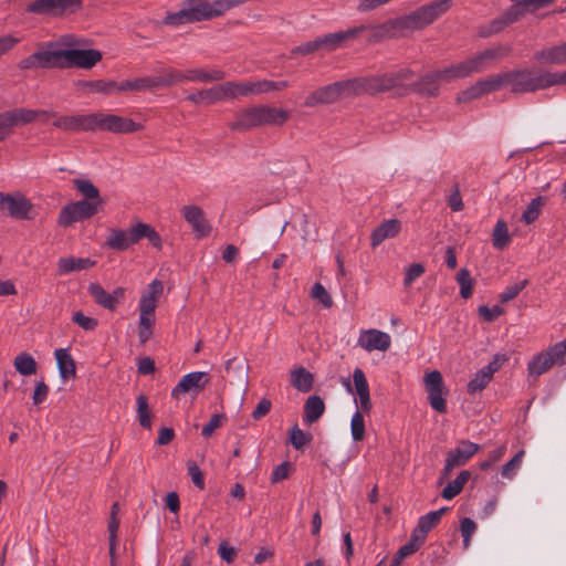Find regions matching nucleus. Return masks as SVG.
<instances>
[{"instance_id": "34", "label": "nucleus", "mask_w": 566, "mask_h": 566, "mask_svg": "<svg viewBox=\"0 0 566 566\" xmlns=\"http://www.w3.org/2000/svg\"><path fill=\"white\" fill-rule=\"evenodd\" d=\"M186 98L193 104H214L223 101L220 84L189 94Z\"/></svg>"}, {"instance_id": "52", "label": "nucleus", "mask_w": 566, "mask_h": 566, "mask_svg": "<svg viewBox=\"0 0 566 566\" xmlns=\"http://www.w3.org/2000/svg\"><path fill=\"white\" fill-rule=\"evenodd\" d=\"M524 454V450L518 451L509 462L502 467V478L511 480L515 476L516 471L521 468Z\"/></svg>"}, {"instance_id": "47", "label": "nucleus", "mask_w": 566, "mask_h": 566, "mask_svg": "<svg viewBox=\"0 0 566 566\" xmlns=\"http://www.w3.org/2000/svg\"><path fill=\"white\" fill-rule=\"evenodd\" d=\"M434 72L429 73L422 76L418 82L412 84V88L421 94L434 96L439 92L438 84L441 82H448L447 80H438V81H424L426 77L432 75Z\"/></svg>"}, {"instance_id": "14", "label": "nucleus", "mask_w": 566, "mask_h": 566, "mask_svg": "<svg viewBox=\"0 0 566 566\" xmlns=\"http://www.w3.org/2000/svg\"><path fill=\"white\" fill-rule=\"evenodd\" d=\"M103 57L101 51L95 49H78L77 46H64V69L91 70Z\"/></svg>"}, {"instance_id": "19", "label": "nucleus", "mask_w": 566, "mask_h": 566, "mask_svg": "<svg viewBox=\"0 0 566 566\" xmlns=\"http://www.w3.org/2000/svg\"><path fill=\"white\" fill-rule=\"evenodd\" d=\"M180 212L184 219L191 226L197 238H205L210 234L211 226L205 218V212L199 206H184Z\"/></svg>"}, {"instance_id": "61", "label": "nucleus", "mask_w": 566, "mask_h": 566, "mask_svg": "<svg viewBox=\"0 0 566 566\" xmlns=\"http://www.w3.org/2000/svg\"><path fill=\"white\" fill-rule=\"evenodd\" d=\"M228 10H230L228 0H214L213 2H209L207 0V12L209 20L212 18L221 17Z\"/></svg>"}, {"instance_id": "51", "label": "nucleus", "mask_w": 566, "mask_h": 566, "mask_svg": "<svg viewBox=\"0 0 566 566\" xmlns=\"http://www.w3.org/2000/svg\"><path fill=\"white\" fill-rule=\"evenodd\" d=\"M509 23L506 22L503 14L499 18L493 19L488 24L481 25L479 28V35L482 38H488L492 34L501 32L504 28H506Z\"/></svg>"}, {"instance_id": "15", "label": "nucleus", "mask_w": 566, "mask_h": 566, "mask_svg": "<svg viewBox=\"0 0 566 566\" xmlns=\"http://www.w3.org/2000/svg\"><path fill=\"white\" fill-rule=\"evenodd\" d=\"M210 382V376L205 371H192L181 377L172 388L171 397L178 399L181 395L191 394L197 396Z\"/></svg>"}, {"instance_id": "11", "label": "nucleus", "mask_w": 566, "mask_h": 566, "mask_svg": "<svg viewBox=\"0 0 566 566\" xmlns=\"http://www.w3.org/2000/svg\"><path fill=\"white\" fill-rule=\"evenodd\" d=\"M101 209L98 201L77 200L67 203L60 210L57 224L62 228H69L75 222L92 218Z\"/></svg>"}, {"instance_id": "17", "label": "nucleus", "mask_w": 566, "mask_h": 566, "mask_svg": "<svg viewBox=\"0 0 566 566\" xmlns=\"http://www.w3.org/2000/svg\"><path fill=\"white\" fill-rule=\"evenodd\" d=\"M357 345L366 352H386L391 346V337L389 334L376 329H364L359 333Z\"/></svg>"}, {"instance_id": "20", "label": "nucleus", "mask_w": 566, "mask_h": 566, "mask_svg": "<svg viewBox=\"0 0 566 566\" xmlns=\"http://www.w3.org/2000/svg\"><path fill=\"white\" fill-rule=\"evenodd\" d=\"M364 32V27H353L344 31L324 34L318 36V39L322 50L332 52L343 48L347 41L357 39Z\"/></svg>"}, {"instance_id": "10", "label": "nucleus", "mask_w": 566, "mask_h": 566, "mask_svg": "<svg viewBox=\"0 0 566 566\" xmlns=\"http://www.w3.org/2000/svg\"><path fill=\"white\" fill-rule=\"evenodd\" d=\"M143 129V125L132 118L103 112L93 113V132L130 134Z\"/></svg>"}, {"instance_id": "31", "label": "nucleus", "mask_w": 566, "mask_h": 566, "mask_svg": "<svg viewBox=\"0 0 566 566\" xmlns=\"http://www.w3.org/2000/svg\"><path fill=\"white\" fill-rule=\"evenodd\" d=\"M262 126H282L289 118L290 113L280 107L261 105Z\"/></svg>"}, {"instance_id": "33", "label": "nucleus", "mask_w": 566, "mask_h": 566, "mask_svg": "<svg viewBox=\"0 0 566 566\" xmlns=\"http://www.w3.org/2000/svg\"><path fill=\"white\" fill-rule=\"evenodd\" d=\"M536 59L547 64L566 63V41L559 45L544 49L535 54Z\"/></svg>"}, {"instance_id": "18", "label": "nucleus", "mask_w": 566, "mask_h": 566, "mask_svg": "<svg viewBox=\"0 0 566 566\" xmlns=\"http://www.w3.org/2000/svg\"><path fill=\"white\" fill-rule=\"evenodd\" d=\"M52 125L63 132H93V113L76 115H60Z\"/></svg>"}, {"instance_id": "44", "label": "nucleus", "mask_w": 566, "mask_h": 566, "mask_svg": "<svg viewBox=\"0 0 566 566\" xmlns=\"http://www.w3.org/2000/svg\"><path fill=\"white\" fill-rule=\"evenodd\" d=\"M106 245L114 250H127L129 248L127 232L118 229L111 230V233L106 240Z\"/></svg>"}, {"instance_id": "2", "label": "nucleus", "mask_w": 566, "mask_h": 566, "mask_svg": "<svg viewBox=\"0 0 566 566\" xmlns=\"http://www.w3.org/2000/svg\"><path fill=\"white\" fill-rule=\"evenodd\" d=\"M82 41L73 35L62 36L40 46L34 53L18 63L21 71L35 69H64V46H80Z\"/></svg>"}, {"instance_id": "22", "label": "nucleus", "mask_w": 566, "mask_h": 566, "mask_svg": "<svg viewBox=\"0 0 566 566\" xmlns=\"http://www.w3.org/2000/svg\"><path fill=\"white\" fill-rule=\"evenodd\" d=\"M87 290L98 305L109 311H114L117 307L119 300H122L125 294L123 287H117L113 293H107L98 283H91Z\"/></svg>"}, {"instance_id": "27", "label": "nucleus", "mask_w": 566, "mask_h": 566, "mask_svg": "<svg viewBox=\"0 0 566 566\" xmlns=\"http://www.w3.org/2000/svg\"><path fill=\"white\" fill-rule=\"evenodd\" d=\"M223 101L254 95L252 82H226L220 84Z\"/></svg>"}, {"instance_id": "26", "label": "nucleus", "mask_w": 566, "mask_h": 566, "mask_svg": "<svg viewBox=\"0 0 566 566\" xmlns=\"http://www.w3.org/2000/svg\"><path fill=\"white\" fill-rule=\"evenodd\" d=\"M186 82L210 83L219 82L226 77V73L219 69L195 67L185 70Z\"/></svg>"}, {"instance_id": "42", "label": "nucleus", "mask_w": 566, "mask_h": 566, "mask_svg": "<svg viewBox=\"0 0 566 566\" xmlns=\"http://www.w3.org/2000/svg\"><path fill=\"white\" fill-rule=\"evenodd\" d=\"M6 112L12 128L35 122L34 109L20 107Z\"/></svg>"}, {"instance_id": "59", "label": "nucleus", "mask_w": 566, "mask_h": 566, "mask_svg": "<svg viewBox=\"0 0 566 566\" xmlns=\"http://www.w3.org/2000/svg\"><path fill=\"white\" fill-rule=\"evenodd\" d=\"M527 280L521 281L518 283H514L512 285L506 286L503 292L500 294V301L502 303H507L514 300L522 290L526 286Z\"/></svg>"}, {"instance_id": "64", "label": "nucleus", "mask_w": 566, "mask_h": 566, "mask_svg": "<svg viewBox=\"0 0 566 566\" xmlns=\"http://www.w3.org/2000/svg\"><path fill=\"white\" fill-rule=\"evenodd\" d=\"M188 474L191 478L192 483L202 490L205 488V479L201 470L195 461H189L187 464Z\"/></svg>"}, {"instance_id": "58", "label": "nucleus", "mask_w": 566, "mask_h": 566, "mask_svg": "<svg viewBox=\"0 0 566 566\" xmlns=\"http://www.w3.org/2000/svg\"><path fill=\"white\" fill-rule=\"evenodd\" d=\"M460 531L463 537V546L467 549L470 546L472 535L476 531V523L470 517H464L461 520Z\"/></svg>"}, {"instance_id": "13", "label": "nucleus", "mask_w": 566, "mask_h": 566, "mask_svg": "<svg viewBox=\"0 0 566 566\" xmlns=\"http://www.w3.org/2000/svg\"><path fill=\"white\" fill-rule=\"evenodd\" d=\"M33 205L21 192H0V211L18 220H31Z\"/></svg>"}, {"instance_id": "32", "label": "nucleus", "mask_w": 566, "mask_h": 566, "mask_svg": "<svg viewBox=\"0 0 566 566\" xmlns=\"http://www.w3.org/2000/svg\"><path fill=\"white\" fill-rule=\"evenodd\" d=\"M157 81L159 90L180 85L186 82L185 70L165 67L157 74Z\"/></svg>"}, {"instance_id": "28", "label": "nucleus", "mask_w": 566, "mask_h": 566, "mask_svg": "<svg viewBox=\"0 0 566 566\" xmlns=\"http://www.w3.org/2000/svg\"><path fill=\"white\" fill-rule=\"evenodd\" d=\"M95 262L88 258H61L57 261V272L60 275H65L71 272L86 270L92 268Z\"/></svg>"}, {"instance_id": "53", "label": "nucleus", "mask_w": 566, "mask_h": 566, "mask_svg": "<svg viewBox=\"0 0 566 566\" xmlns=\"http://www.w3.org/2000/svg\"><path fill=\"white\" fill-rule=\"evenodd\" d=\"M350 432L354 441H361L365 437L364 412L355 411L350 420Z\"/></svg>"}, {"instance_id": "21", "label": "nucleus", "mask_w": 566, "mask_h": 566, "mask_svg": "<svg viewBox=\"0 0 566 566\" xmlns=\"http://www.w3.org/2000/svg\"><path fill=\"white\" fill-rule=\"evenodd\" d=\"M262 126L261 105L243 108L229 123L232 130H250Z\"/></svg>"}, {"instance_id": "25", "label": "nucleus", "mask_w": 566, "mask_h": 566, "mask_svg": "<svg viewBox=\"0 0 566 566\" xmlns=\"http://www.w3.org/2000/svg\"><path fill=\"white\" fill-rule=\"evenodd\" d=\"M401 230V222L397 219H388L382 221L371 233V245L377 247L387 239L398 235Z\"/></svg>"}, {"instance_id": "5", "label": "nucleus", "mask_w": 566, "mask_h": 566, "mask_svg": "<svg viewBox=\"0 0 566 566\" xmlns=\"http://www.w3.org/2000/svg\"><path fill=\"white\" fill-rule=\"evenodd\" d=\"M413 76L415 73L410 69H399L397 71L353 78L355 94H377L394 88H403Z\"/></svg>"}, {"instance_id": "37", "label": "nucleus", "mask_w": 566, "mask_h": 566, "mask_svg": "<svg viewBox=\"0 0 566 566\" xmlns=\"http://www.w3.org/2000/svg\"><path fill=\"white\" fill-rule=\"evenodd\" d=\"M325 411V403L318 396H311L304 403V421L313 423L317 421Z\"/></svg>"}, {"instance_id": "4", "label": "nucleus", "mask_w": 566, "mask_h": 566, "mask_svg": "<svg viewBox=\"0 0 566 566\" xmlns=\"http://www.w3.org/2000/svg\"><path fill=\"white\" fill-rule=\"evenodd\" d=\"M509 53V49L505 46H496L486 49L485 51L476 54L475 56L451 65L443 70L436 71L432 75L426 77L424 81H438L447 80L452 81L454 78L465 77L472 73L483 71L499 57L505 56Z\"/></svg>"}, {"instance_id": "39", "label": "nucleus", "mask_w": 566, "mask_h": 566, "mask_svg": "<svg viewBox=\"0 0 566 566\" xmlns=\"http://www.w3.org/2000/svg\"><path fill=\"white\" fill-rule=\"evenodd\" d=\"M554 366L553 360L548 353L542 352L534 356L533 359L527 364L528 375L538 377L549 370Z\"/></svg>"}, {"instance_id": "56", "label": "nucleus", "mask_w": 566, "mask_h": 566, "mask_svg": "<svg viewBox=\"0 0 566 566\" xmlns=\"http://www.w3.org/2000/svg\"><path fill=\"white\" fill-rule=\"evenodd\" d=\"M53 0H35L27 7V11L36 14H54Z\"/></svg>"}, {"instance_id": "63", "label": "nucleus", "mask_w": 566, "mask_h": 566, "mask_svg": "<svg viewBox=\"0 0 566 566\" xmlns=\"http://www.w3.org/2000/svg\"><path fill=\"white\" fill-rule=\"evenodd\" d=\"M72 321L84 331H93L97 326V321L95 318L84 315V313L81 311H77L73 314Z\"/></svg>"}, {"instance_id": "60", "label": "nucleus", "mask_w": 566, "mask_h": 566, "mask_svg": "<svg viewBox=\"0 0 566 566\" xmlns=\"http://www.w3.org/2000/svg\"><path fill=\"white\" fill-rule=\"evenodd\" d=\"M311 296L319 301L325 307L329 308L333 305V300L329 293L321 283H315L311 290Z\"/></svg>"}, {"instance_id": "35", "label": "nucleus", "mask_w": 566, "mask_h": 566, "mask_svg": "<svg viewBox=\"0 0 566 566\" xmlns=\"http://www.w3.org/2000/svg\"><path fill=\"white\" fill-rule=\"evenodd\" d=\"M291 384L301 392H308L313 388L314 376L304 367H297L291 370Z\"/></svg>"}, {"instance_id": "46", "label": "nucleus", "mask_w": 566, "mask_h": 566, "mask_svg": "<svg viewBox=\"0 0 566 566\" xmlns=\"http://www.w3.org/2000/svg\"><path fill=\"white\" fill-rule=\"evenodd\" d=\"M137 403V417L139 424L145 429H150L151 427V416L149 411L147 397L144 395H139L136 398Z\"/></svg>"}, {"instance_id": "12", "label": "nucleus", "mask_w": 566, "mask_h": 566, "mask_svg": "<svg viewBox=\"0 0 566 566\" xmlns=\"http://www.w3.org/2000/svg\"><path fill=\"white\" fill-rule=\"evenodd\" d=\"M423 385L431 408L439 413H446V396L448 395V389L444 386L441 373L439 370L426 373L423 376Z\"/></svg>"}, {"instance_id": "50", "label": "nucleus", "mask_w": 566, "mask_h": 566, "mask_svg": "<svg viewBox=\"0 0 566 566\" xmlns=\"http://www.w3.org/2000/svg\"><path fill=\"white\" fill-rule=\"evenodd\" d=\"M476 83L481 90L482 95L505 87L503 73L488 77V78L479 81Z\"/></svg>"}, {"instance_id": "29", "label": "nucleus", "mask_w": 566, "mask_h": 566, "mask_svg": "<svg viewBox=\"0 0 566 566\" xmlns=\"http://www.w3.org/2000/svg\"><path fill=\"white\" fill-rule=\"evenodd\" d=\"M54 356L57 363L60 376L63 379H69L75 376L76 366L73 357L67 348H57L54 350Z\"/></svg>"}, {"instance_id": "62", "label": "nucleus", "mask_w": 566, "mask_h": 566, "mask_svg": "<svg viewBox=\"0 0 566 566\" xmlns=\"http://www.w3.org/2000/svg\"><path fill=\"white\" fill-rule=\"evenodd\" d=\"M53 2L55 15L67 11L74 12L80 9L82 4V0H53Z\"/></svg>"}, {"instance_id": "54", "label": "nucleus", "mask_w": 566, "mask_h": 566, "mask_svg": "<svg viewBox=\"0 0 566 566\" xmlns=\"http://www.w3.org/2000/svg\"><path fill=\"white\" fill-rule=\"evenodd\" d=\"M457 281L460 285V294L463 298H469L473 292V282L468 269H461L458 272Z\"/></svg>"}, {"instance_id": "57", "label": "nucleus", "mask_w": 566, "mask_h": 566, "mask_svg": "<svg viewBox=\"0 0 566 566\" xmlns=\"http://www.w3.org/2000/svg\"><path fill=\"white\" fill-rule=\"evenodd\" d=\"M546 352L551 356L554 365L566 364V338L549 347Z\"/></svg>"}, {"instance_id": "49", "label": "nucleus", "mask_w": 566, "mask_h": 566, "mask_svg": "<svg viewBox=\"0 0 566 566\" xmlns=\"http://www.w3.org/2000/svg\"><path fill=\"white\" fill-rule=\"evenodd\" d=\"M492 376L481 368L468 384V392L475 394L482 391L492 380Z\"/></svg>"}, {"instance_id": "6", "label": "nucleus", "mask_w": 566, "mask_h": 566, "mask_svg": "<svg viewBox=\"0 0 566 566\" xmlns=\"http://www.w3.org/2000/svg\"><path fill=\"white\" fill-rule=\"evenodd\" d=\"M164 291V285L159 280H154L148 284L147 291L140 296L139 322H138V338L140 344H145L153 335L155 325V311L157 307V300Z\"/></svg>"}, {"instance_id": "45", "label": "nucleus", "mask_w": 566, "mask_h": 566, "mask_svg": "<svg viewBox=\"0 0 566 566\" xmlns=\"http://www.w3.org/2000/svg\"><path fill=\"white\" fill-rule=\"evenodd\" d=\"M253 83V93L254 95L269 93L271 91H282L289 87L287 81H270V80H260L252 82Z\"/></svg>"}, {"instance_id": "30", "label": "nucleus", "mask_w": 566, "mask_h": 566, "mask_svg": "<svg viewBox=\"0 0 566 566\" xmlns=\"http://www.w3.org/2000/svg\"><path fill=\"white\" fill-rule=\"evenodd\" d=\"M157 82V75L127 80L118 84L117 91H155L159 90Z\"/></svg>"}, {"instance_id": "36", "label": "nucleus", "mask_w": 566, "mask_h": 566, "mask_svg": "<svg viewBox=\"0 0 566 566\" xmlns=\"http://www.w3.org/2000/svg\"><path fill=\"white\" fill-rule=\"evenodd\" d=\"M75 86L77 90L87 91L91 93H103L111 94L114 91H117L118 84L114 81H78Z\"/></svg>"}, {"instance_id": "3", "label": "nucleus", "mask_w": 566, "mask_h": 566, "mask_svg": "<svg viewBox=\"0 0 566 566\" xmlns=\"http://www.w3.org/2000/svg\"><path fill=\"white\" fill-rule=\"evenodd\" d=\"M509 53V49L505 46H496L486 49L485 51L476 54L475 56L451 65L443 70L436 71L432 75L426 77L424 81H438L447 80L452 81L454 78L465 77L472 73L483 71L499 57L505 56Z\"/></svg>"}, {"instance_id": "40", "label": "nucleus", "mask_w": 566, "mask_h": 566, "mask_svg": "<svg viewBox=\"0 0 566 566\" xmlns=\"http://www.w3.org/2000/svg\"><path fill=\"white\" fill-rule=\"evenodd\" d=\"M470 476L471 474L469 471H461L453 481L449 482L444 486L441 496L444 500H452L453 497H455L462 491L463 486L469 481Z\"/></svg>"}, {"instance_id": "23", "label": "nucleus", "mask_w": 566, "mask_h": 566, "mask_svg": "<svg viewBox=\"0 0 566 566\" xmlns=\"http://www.w3.org/2000/svg\"><path fill=\"white\" fill-rule=\"evenodd\" d=\"M353 381L356 394L358 396V398L355 399V402L358 405V409L356 411L369 413L373 407L370 401L369 385L367 382L364 371L360 368H356L354 370Z\"/></svg>"}, {"instance_id": "16", "label": "nucleus", "mask_w": 566, "mask_h": 566, "mask_svg": "<svg viewBox=\"0 0 566 566\" xmlns=\"http://www.w3.org/2000/svg\"><path fill=\"white\" fill-rule=\"evenodd\" d=\"M480 449V446L469 440L460 442L459 447L450 450L446 458L444 468L442 471L443 478L450 475L453 469L467 463Z\"/></svg>"}, {"instance_id": "38", "label": "nucleus", "mask_w": 566, "mask_h": 566, "mask_svg": "<svg viewBox=\"0 0 566 566\" xmlns=\"http://www.w3.org/2000/svg\"><path fill=\"white\" fill-rule=\"evenodd\" d=\"M73 185L75 189L84 197L83 200L98 201L99 207H103L104 201L101 198L99 190L90 179H74Z\"/></svg>"}, {"instance_id": "55", "label": "nucleus", "mask_w": 566, "mask_h": 566, "mask_svg": "<svg viewBox=\"0 0 566 566\" xmlns=\"http://www.w3.org/2000/svg\"><path fill=\"white\" fill-rule=\"evenodd\" d=\"M533 12L531 8L523 6L522 3H513L509 9L503 12V17L510 24L522 19L526 13Z\"/></svg>"}, {"instance_id": "24", "label": "nucleus", "mask_w": 566, "mask_h": 566, "mask_svg": "<svg viewBox=\"0 0 566 566\" xmlns=\"http://www.w3.org/2000/svg\"><path fill=\"white\" fill-rule=\"evenodd\" d=\"M446 511L447 509L443 507L421 516L416 528L412 531L413 539H420V542L424 543L427 534L438 525Z\"/></svg>"}, {"instance_id": "9", "label": "nucleus", "mask_w": 566, "mask_h": 566, "mask_svg": "<svg viewBox=\"0 0 566 566\" xmlns=\"http://www.w3.org/2000/svg\"><path fill=\"white\" fill-rule=\"evenodd\" d=\"M209 20L207 0H185L177 12H167L163 20L165 25L179 27Z\"/></svg>"}, {"instance_id": "43", "label": "nucleus", "mask_w": 566, "mask_h": 566, "mask_svg": "<svg viewBox=\"0 0 566 566\" xmlns=\"http://www.w3.org/2000/svg\"><path fill=\"white\" fill-rule=\"evenodd\" d=\"M511 241V238L507 232V224L504 220L500 219L495 223L492 233V243L493 247L497 250H504Z\"/></svg>"}, {"instance_id": "48", "label": "nucleus", "mask_w": 566, "mask_h": 566, "mask_svg": "<svg viewBox=\"0 0 566 566\" xmlns=\"http://www.w3.org/2000/svg\"><path fill=\"white\" fill-rule=\"evenodd\" d=\"M544 205V198L538 196L530 202L525 211L523 212L521 220L525 224L533 223L541 214L542 207Z\"/></svg>"}, {"instance_id": "41", "label": "nucleus", "mask_w": 566, "mask_h": 566, "mask_svg": "<svg viewBox=\"0 0 566 566\" xmlns=\"http://www.w3.org/2000/svg\"><path fill=\"white\" fill-rule=\"evenodd\" d=\"M15 370L22 376H31L36 373L38 364L29 353H20L13 360Z\"/></svg>"}, {"instance_id": "1", "label": "nucleus", "mask_w": 566, "mask_h": 566, "mask_svg": "<svg viewBox=\"0 0 566 566\" xmlns=\"http://www.w3.org/2000/svg\"><path fill=\"white\" fill-rule=\"evenodd\" d=\"M452 0H434L415 11L379 23L382 40L397 39L424 29L450 10Z\"/></svg>"}, {"instance_id": "8", "label": "nucleus", "mask_w": 566, "mask_h": 566, "mask_svg": "<svg viewBox=\"0 0 566 566\" xmlns=\"http://www.w3.org/2000/svg\"><path fill=\"white\" fill-rule=\"evenodd\" d=\"M504 84L513 93H528L547 87V72L521 70L505 72Z\"/></svg>"}, {"instance_id": "7", "label": "nucleus", "mask_w": 566, "mask_h": 566, "mask_svg": "<svg viewBox=\"0 0 566 566\" xmlns=\"http://www.w3.org/2000/svg\"><path fill=\"white\" fill-rule=\"evenodd\" d=\"M354 95L356 94L353 80L338 81L311 92L304 99V106L328 105Z\"/></svg>"}]
</instances>
